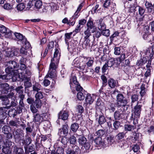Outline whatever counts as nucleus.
I'll return each mask as SVG.
<instances>
[{
    "instance_id": "56",
    "label": "nucleus",
    "mask_w": 154,
    "mask_h": 154,
    "mask_svg": "<svg viewBox=\"0 0 154 154\" xmlns=\"http://www.w3.org/2000/svg\"><path fill=\"white\" fill-rule=\"evenodd\" d=\"M18 3L16 7V8L18 11H22L24 9H25V5L23 2Z\"/></svg>"
},
{
    "instance_id": "31",
    "label": "nucleus",
    "mask_w": 154,
    "mask_h": 154,
    "mask_svg": "<svg viewBox=\"0 0 154 154\" xmlns=\"http://www.w3.org/2000/svg\"><path fill=\"white\" fill-rule=\"evenodd\" d=\"M83 58L84 60H86L87 61L85 63L88 67H91L93 66L94 62V58L86 57Z\"/></svg>"
},
{
    "instance_id": "12",
    "label": "nucleus",
    "mask_w": 154,
    "mask_h": 154,
    "mask_svg": "<svg viewBox=\"0 0 154 154\" xmlns=\"http://www.w3.org/2000/svg\"><path fill=\"white\" fill-rule=\"evenodd\" d=\"M98 116V118L96 119V120H98V124L100 125L104 124L106 121V119L105 118L104 114L100 112L99 114H98L97 113H96L95 117Z\"/></svg>"
},
{
    "instance_id": "19",
    "label": "nucleus",
    "mask_w": 154,
    "mask_h": 154,
    "mask_svg": "<svg viewBox=\"0 0 154 154\" xmlns=\"http://www.w3.org/2000/svg\"><path fill=\"white\" fill-rule=\"evenodd\" d=\"M43 93L41 91L37 92L35 95V97L36 100V102L40 105V106L41 107L42 105V101L41 99H42L43 98Z\"/></svg>"
},
{
    "instance_id": "61",
    "label": "nucleus",
    "mask_w": 154,
    "mask_h": 154,
    "mask_svg": "<svg viewBox=\"0 0 154 154\" xmlns=\"http://www.w3.org/2000/svg\"><path fill=\"white\" fill-rule=\"evenodd\" d=\"M91 30L87 29L86 30L84 31V39H89L90 36L91 35Z\"/></svg>"
},
{
    "instance_id": "43",
    "label": "nucleus",
    "mask_w": 154,
    "mask_h": 154,
    "mask_svg": "<svg viewBox=\"0 0 154 154\" xmlns=\"http://www.w3.org/2000/svg\"><path fill=\"white\" fill-rule=\"evenodd\" d=\"M9 66L10 68L14 70L15 69H17L19 68V64L17 63L16 62L13 60L9 61Z\"/></svg>"
},
{
    "instance_id": "60",
    "label": "nucleus",
    "mask_w": 154,
    "mask_h": 154,
    "mask_svg": "<svg viewBox=\"0 0 154 154\" xmlns=\"http://www.w3.org/2000/svg\"><path fill=\"white\" fill-rule=\"evenodd\" d=\"M28 51H29L30 52L32 51L30 49H29V50H28L27 49H26L23 47H21L20 50V53L21 54L24 55H27Z\"/></svg>"
},
{
    "instance_id": "53",
    "label": "nucleus",
    "mask_w": 154,
    "mask_h": 154,
    "mask_svg": "<svg viewBox=\"0 0 154 154\" xmlns=\"http://www.w3.org/2000/svg\"><path fill=\"white\" fill-rule=\"evenodd\" d=\"M41 85L38 83H36L33 85V91H34L38 92L41 89Z\"/></svg>"
},
{
    "instance_id": "21",
    "label": "nucleus",
    "mask_w": 154,
    "mask_h": 154,
    "mask_svg": "<svg viewBox=\"0 0 154 154\" xmlns=\"http://www.w3.org/2000/svg\"><path fill=\"white\" fill-rule=\"evenodd\" d=\"M154 54V43L152 47L148 48L146 49V57H153Z\"/></svg>"
},
{
    "instance_id": "58",
    "label": "nucleus",
    "mask_w": 154,
    "mask_h": 154,
    "mask_svg": "<svg viewBox=\"0 0 154 154\" xmlns=\"http://www.w3.org/2000/svg\"><path fill=\"white\" fill-rule=\"evenodd\" d=\"M10 139L6 138V139L4 141V144L3 146L11 147L12 142L10 140Z\"/></svg>"
},
{
    "instance_id": "45",
    "label": "nucleus",
    "mask_w": 154,
    "mask_h": 154,
    "mask_svg": "<svg viewBox=\"0 0 154 154\" xmlns=\"http://www.w3.org/2000/svg\"><path fill=\"white\" fill-rule=\"evenodd\" d=\"M137 8H138V12L139 14L141 16L144 17V14L145 13L146 9L143 7L137 5H136Z\"/></svg>"
},
{
    "instance_id": "22",
    "label": "nucleus",
    "mask_w": 154,
    "mask_h": 154,
    "mask_svg": "<svg viewBox=\"0 0 154 154\" xmlns=\"http://www.w3.org/2000/svg\"><path fill=\"white\" fill-rule=\"evenodd\" d=\"M104 106V103L100 98H98L97 100L95 107L96 109H99L101 112Z\"/></svg>"
},
{
    "instance_id": "42",
    "label": "nucleus",
    "mask_w": 154,
    "mask_h": 154,
    "mask_svg": "<svg viewBox=\"0 0 154 154\" xmlns=\"http://www.w3.org/2000/svg\"><path fill=\"white\" fill-rule=\"evenodd\" d=\"M150 32L147 29L145 32H143V38L144 40H147V41L148 42H152V41L150 39L149 40L148 39V38L150 37Z\"/></svg>"
},
{
    "instance_id": "36",
    "label": "nucleus",
    "mask_w": 154,
    "mask_h": 154,
    "mask_svg": "<svg viewBox=\"0 0 154 154\" xmlns=\"http://www.w3.org/2000/svg\"><path fill=\"white\" fill-rule=\"evenodd\" d=\"M0 32L1 33H6L9 36H11L12 35V32L11 31H9V32L8 31L4 25H1L0 26Z\"/></svg>"
},
{
    "instance_id": "32",
    "label": "nucleus",
    "mask_w": 154,
    "mask_h": 154,
    "mask_svg": "<svg viewBox=\"0 0 154 154\" xmlns=\"http://www.w3.org/2000/svg\"><path fill=\"white\" fill-rule=\"evenodd\" d=\"M20 114L16 109H11L8 112V115L10 117L13 118L15 117L18 114Z\"/></svg>"
},
{
    "instance_id": "51",
    "label": "nucleus",
    "mask_w": 154,
    "mask_h": 154,
    "mask_svg": "<svg viewBox=\"0 0 154 154\" xmlns=\"http://www.w3.org/2000/svg\"><path fill=\"white\" fill-rule=\"evenodd\" d=\"M2 152L5 154H11V153L12 149L11 147L2 146Z\"/></svg>"
},
{
    "instance_id": "2",
    "label": "nucleus",
    "mask_w": 154,
    "mask_h": 154,
    "mask_svg": "<svg viewBox=\"0 0 154 154\" xmlns=\"http://www.w3.org/2000/svg\"><path fill=\"white\" fill-rule=\"evenodd\" d=\"M26 100L27 103L30 105V109L31 111L33 114L36 113L38 111V109L41 107L40 105L36 103V100H35L34 98L30 96H28Z\"/></svg>"
},
{
    "instance_id": "55",
    "label": "nucleus",
    "mask_w": 154,
    "mask_h": 154,
    "mask_svg": "<svg viewBox=\"0 0 154 154\" xmlns=\"http://www.w3.org/2000/svg\"><path fill=\"white\" fill-rule=\"evenodd\" d=\"M59 63L56 62V60H54L51 61V62L50 65L49 69H53V70H56L57 67L56 65H57Z\"/></svg>"
},
{
    "instance_id": "41",
    "label": "nucleus",
    "mask_w": 154,
    "mask_h": 154,
    "mask_svg": "<svg viewBox=\"0 0 154 154\" xmlns=\"http://www.w3.org/2000/svg\"><path fill=\"white\" fill-rule=\"evenodd\" d=\"M84 39V41L82 44L83 48L84 49H89L91 45L90 39Z\"/></svg>"
},
{
    "instance_id": "9",
    "label": "nucleus",
    "mask_w": 154,
    "mask_h": 154,
    "mask_svg": "<svg viewBox=\"0 0 154 154\" xmlns=\"http://www.w3.org/2000/svg\"><path fill=\"white\" fill-rule=\"evenodd\" d=\"M2 132L5 135V137L7 139H11L13 135L11 132V128L8 125H5L2 128Z\"/></svg>"
},
{
    "instance_id": "17",
    "label": "nucleus",
    "mask_w": 154,
    "mask_h": 154,
    "mask_svg": "<svg viewBox=\"0 0 154 154\" xmlns=\"http://www.w3.org/2000/svg\"><path fill=\"white\" fill-rule=\"evenodd\" d=\"M23 88L22 86H20L17 87L14 89L17 93L18 94V98H25V94H24Z\"/></svg>"
},
{
    "instance_id": "4",
    "label": "nucleus",
    "mask_w": 154,
    "mask_h": 154,
    "mask_svg": "<svg viewBox=\"0 0 154 154\" xmlns=\"http://www.w3.org/2000/svg\"><path fill=\"white\" fill-rule=\"evenodd\" d=\"M73 84L75 85V89L77 91L79 92L83 91V90L84 89L78 81L76 76L75 75L71 76L69 79V84L71 89H72V88H73L72 87Z\"/></svg>"
},
{
    "instance_id": "37",
    "label": "nucleus",
    "mask_w": 154,
    "mask_h": 154,
    "mask_svg": "<svg viewBox=\"0 0 154 154\" xmlns=\"http://www.w3.org/2000/svg\"><path fill=\"white\" fill-rule=\"evenodd\" d=\"M147 61L146 57H143L140 60H138L136 63L137 65L139 67H141L144 64H145Z\"/></svg>"
},
{
    "instance_id": "47",
    "label": "nucleus",
    "mask_w": 154,
    "mask_h": 154,
    "mask_svg": "<svg viewBox=\"0 0 154 154\" xmlns=\"http://www.w3.org/2000/svg\"><path fill=\"white\" fill-rule=\"evenodd\" d=\"M139 116H136L134 114H133V113L131 112V116L130 118V120L131 121H133L134 124H136L138 123V119H139Z\"/></svg>"
},
{
    "instance_id": "13",
    "label": "nucleus",
    "mask_w": 154,
    "mask_h": 154,
    "mask_svg": "<svg viewBox=\"0 0 154 154\" xmlns=\"http://www.w3.org/2000/svg\"><path fill=\"white\" fill-rule=\"evenodd\" d=\"M109 67H111L113 66L114 67H118L120 63L118 62V58H111L107 61V63Z\"/></svg>"
},
{
    "instance_id": "30",
    "label": "nucleus",
    "mask_w": 154,
    "mask_h": 154,
    "mask_svg": "<svg viewBox=\"0 0 154 154\" xmlns=\"http://www.w3.org/2000/svg\"><path fill=\"white\" fill-rule=\"evenodd\" d=\"M116 103L109 102L107 104V108L110 112H115L116 110Z\"/></svg>"
},
{
    "instance_id": "3",
    "label": "nucleus",
    "mask_w": 154,
    "mask_h": 154,
    "mask_svg": "<svg viewBox=\"0 0 154 154\" xmlns=\"http://www.w3.org/2000/svg\"><path fill=\"white\" fill-rule=\"evenodd\" d=\"M116 105L118 108L125 107L128 103L125 96L122 93L118 94L116 96Z\"/></svg>"
},
{
    "instance_id": "8",
    "label": "nucleus",
    "mask_w": 154,
    "mask_h": 154,
    "mask_svg": "<svg viewBox=\"0 0 154 154\" xmlns=\"http://www.w3.org/2000/svg\"><path fill=\"white\" fill-rule=\"evenodd\" d=\"M87 28L91 30V32L94 33L97 30V28L95 25V23L94 20L91 17H89L86 24Z\"/></svg>"
},
{
    "instance_id": "28",
    "label": "nucleus",
    "mask_w": 154,
    "mask_h": 154,
    "mask_svg": "<svg viewBox=\"0 0 154 154\" xmlns=\"http://www.w3.org/2000/svg\"><path fill=\"white\" fill-rule=\"evenodd\" d=\"M24 149L25 154H29L30 153L33 152L35 150V146L33 144L25 147Z\"/></svg>"
},
{
    "instance_id": "10",
    "label": "nucleus",
    "mask_w": 154,
    "mask_h": 154,
    "mask_svg": "<svg viewBox=\"0 0 154 154\" xmlns=\"http://www.w3.org/2000/svg\"><path fill=\"white\" fill-rule=\"evenodd\" d=\"M69 127L67 122L62 125V127L59 129L58 134L60 136H66L68 134Z\"/></svg>"
},
{
    "instance_id": "57",
    "label": "nucleus",
    "mask_w": 154,
    "mask_h": 154,
    "mask_svg": "<svg viewBox=\"0 0 154 154\" xmlns=\"http://www.w3.org/2000/svg\"><path fill=\"white\" fill-rule=\"evenodd\" d=\"M22 44V45L24 46L25 48L27 49L28 50L29 49H30L29 48H32L31 47V45L29 42H28L27 40V39L26 38V40L24 41L23 42H22L21 43Z\"/></svg>"
},
{
    "instance_id": "34",
    "label": "nucleus",
    "mask_w": 154,
    "mask_h": 154,
    "mask_svg": "<svg viewBox=\"0 0 154 154\" xmlns=\"http://www.w3.org/2000/svg\"><path fill=\"white\" fill-rule=\"evenodd\" d=\"M23 3L25 8V10H29L34 4V3L30 0H24Z\"/></svg>"
},
{
    "instance_id": "26",
    "label": "nucleus",
    "mask_w": 154,
    "mask_h": 154,
    "mask_svg": "<svg viewBox=\"0 0 154 154\" xmlns=\"http://www.w3.org/2000/svg\"><path fill=\"white\" fill-rule=\"evenodd\" d=\"M87 92L85 90L81 92H79L77 94V98L78 100H83L85 98V95H86Z\"/></svg>"
},
{
    "instance_id": "50",
    "label": "nucleus",
    "mask_w": 154,
    "mask_h": 154,
    "mask_svg": "<svg viewBox=\"0 0 154 154\" xmlns=\"http://www.w3.org/2000/svg\"><path fill=\"white\" fill-rule=\"evenodd\" d=\"M119 142V146L121 148L123 149H126L128 147V144L127 141L125 140L122 141L120 142Z\"/></svg>"
},
{
    "instance_id": "27",
    "label": "nucleus",
    "mask_w": 154,
    "mask_h": 154,
    "mask_svg": "<svg viewBox=\"0 0 154 154\" xmlns=\"http://www.w3.org/2000/svg\"><path fill=\"white\" fill-rule=\"evenodd\" d=\"M34 128V124L32 122H27L26 131V133H31L33 131V129Z\"/></svg>"
},
{
    "instance_id": "1",
    "label": "nucleus",
    "mask_w": 154,
    "mask_h": 154,
    "mask_svg": "<svg viewBox=\"0 0 154 154\" xmlns=\"http://www.w3.org/2000/svg\"><path fill=\"white\" fill-rule=\"evenodd\" d=\"M14 88L13 86L10 85L7 83H2L0 91L1 93L8 94V96L10 98H14Z\"/></svg>"
},
{
    "instance_id": "15",
    "label": "nucleus",
    "mask_w": 154,
    "mask_h": 154,
    "mask_svg": "<svg viewBox=\"0 0 154 154\" xmlns=\"http://www.w3.org/2000/svg\"><path fill=\"white\" fill-rule=\"evenodd\" d=\"M10 106H6L5 107H0V119L4 120L7 116V109L10 108Z\"/></svg>"
},
{
    "instance_id": "52",
    "label": "nucleus",
    "mask_w": 154,
    "mask_h": 154,
    "mask_svg": "<svg viewBox=\"0 0 154 154\" xmlns=\"http://www.w3.org/2000/svg\"><path fill=\"white\" fill-rule=\"evenodd\" d=\"M139 95L136 94H132L131 96V106L133 105V104L135 102L138 101V100Z\"/></svg>"
},
{
    "instance_id": "48",
    "label": "nucleus",
    "mask_w": 154,
    "mask_h": 154,
    "mask_svg": "<svg viewBox=\"0 0 154 154\" xmlns=\"http://www.w3.org/2000/svg\"><path fill=\"white\" fill-rule=\"evenodd\" d=\"M14 70L10 68L9 66L5 69L6 73L8 75V77H10L11 75H14Z\"/></svg>"
},
{
    "instance_id": "16",
    "label": "nucleus",
    "mask_w": 154,
    "mask_h": 154,
    "mask_svg": "<svg viewBox=\"0 0 154 154\" xmlns=\"http://www.w3.org/2000/svg\"><path fill=\"white\" fill-rule=\"evenodd\" d=\"M19 105L15 108L20 113L23 112V110L25 109V104L24 102V100L25 98H19Z\"/></svg>"
},
{
    "instance_id": "11",
    "label": "nucleus",
    "mask_w": 154,
    "mask_h": 154,
    "mask_svg": "<svg viewBox=\"0 0 154 154\" xmlns=\"http://www.w3.org/2000/svg\"><path fill=\"white\" fill-rule=\"evenodd\" d=\"M69 112L67 110H62L58 114V119L65 121L68 120L69 116Z\"/></svg>"
},
{
    "instance_id": "5",
    "label": "nucleus",
    "mask_w": 154,
    "mask_h": 154,
    "mask_svg": "<svg viewBox=\"0 0 154 154\" xmlns=\"http://www.w3.org/2000/svg\"><path fill=\"white\" fill-rule=\"evenodd\" d=\"M126 116L124 109H122L120 108H118L117 110L114 112L113 115L114 119L119 120H126Z\"/></svg>"
},
{
    "instance_id": "25",
    "label": "nucleus",
    "mask_w": 154,
    "mask_h": 154,
    "mask_svg": "<svg viewBox=\"0 0 154 154\" xmlns=\"http://www.w3.org/2000/svg\"><path fill=\"white\" fill-rule=\"evenodd\" d=\"M60 53L59 52V50L57 48H55L54 53L53 57L51 58V61L54 60H56V62H59L60 57Z\"/></svg>"
},
{
    "instance_id": "35",
    "label": "nucleus",
    "mask_w": 154,
    "mask_h": 154,
    "mask_svg": "<svg viewBox=\"0 0 154 154\" xmlns=\"http://www.w3.org/2000/svg\"><path fill=\"white\" fill-rule=\"evenodd\" d=\"M77 120L76 119V122L72 123L70 126L71 130L73 132H76L79 128V124L76 122Z\"/></svg>"
},
{
    "instance_id": "29",
    "label": "nucleus",
    "mask_w": 154,
    "mask_h": 154,
    "mask_svg": "<svg viewBox=\"0 0 154 154\" xmlns=\"http://www.w3.org/2000/svg\"><path fill=\"white\" fill-rule=\"evenodd\" d=\"M85 97V101L87 104H91L94 101V97L88 92Z\"/></svg>"
},
{
    "instance_id": "63",
    "label": "nucleus",
    "mask_w": 154,
    "mask_h": 154,
    "mask_svg": "<svg viewBox=\"0 0 154 154\" xmlns=\"http://www.w3.org/2000/svg\"><path fill=\"white\" fill-rule=\"evenodd\" d=\"M125 133L124 132H120L116 136V139L117 140V141L119 140H121L125 136Z\"/></svg>"
},
{
    "instance_id": "54",
    "label": "nucleus",
    "mask_w": 154,
    "mask_h": 154,
    "mask_svg": "<svg viewBox=\"0 0 154 154\" xmlns=\"http://www.w3.org/2000/svg\"><path fill=\"white\" fill-rule=\"evenodd\" d=\"M135 127L132 125L125 124L124 125L125 131H131L135 129Z\"/></svg>"
},
{
    "instance_id": "33",
    "label": "nucleus",
    "mask_w": 154,
    "mask_h": 154,
    "mask_svg": "<svg viewBox=\"0 0 154 154\" xmlns=\"http://www.w3.org/2000/svg\"><path fill=\"white\" fill-rule=\"evenodd\" d=\"M13 147V152L14 154H23L24 151L22 148L17 147L16 146H14Z\"/></svg>"
},
{
    "instance_id": "23",
    "label": "nucleus",
    "mask_w": 154,
    "mask_h": 154,
    "mask_svg": "<svg viewBox=\"0 0 154 154\" xmlns=\"http://www.w3.org/2000/svg\"><path fill=\"white\" fill-rule=\"evenodd\" d=\"M10 98L8 97V94H7V95H6L0 94V100H1L3 105H7L9 104L10 101L8 99H10Z\"/></svg>"
},
{
    "instance_id": "7",
    "label": "nucleus",
    "mask_w": 154,
    "mask_h": 154,
    "mask_svg": "<svg viewBox=\"0 0 154 154\" xmlns=\"http://www.w3.org/2000/svg\"><path fill=\"white\" fill-rule=\"evenodd\" d=\"M142 106V104H140V103L138 101L135 106L131 107V112L140 118Z\"/></svg>"
},
{
    "instance_id": "62",
    "label": "nucleus",
    "mask_w": 154,
    "mask_h": 154,
    "mask_svg": "<svg viewBox=\"0 0 154 154\" xmlns=\"http://www.w3.org/2000/svg\"><path fill=\"white\" fill-rule=\"evenodd\" d=\"M2 7L5 9L7 10H9L13 9V5H11L10 3L8 2L5 3L2 6Z\"/></svg>"
},
{
    "instance_id": "40",
    "label": "nucleus",
    "mask_w": 154,
    "mask_h": 154,
    "mask_svg": "<svg viewBox=\"0 0 154 154\" xmlns=\"http://www.w3.org/2000/svg\"><path fill=\"white\" fill-rule=\"evenodd\" d=\"M119 121V120L114 119V121L112 124L113 127V130L115 131L117 130L122 126L121 123Z\"/></svg>"
},
{
    "instance_id": "20",
    "label": "nucleus",
    "mask_w": 154,
    "mask_h": 154,
    "mask_svg": "<svg viewBox=\"0 0 154 154\" xmlns=\"http://www.w3.org/2000/svg\"><path fill=\"white\" fill-rule=\"evenodd\" d=\"M145 6L149 13H152L154 14V8L153 4L150 2L146 1L145 3Z\"/></svg>"
},
{
    "instance_id": "38",
    "label": "nucleus",
    "mask_w": 154,
    "mask_h": 154,
    "mask_svg": "<svg viewBox=\"0 0 154 154\" xmlns=\"http://www.w3.org/2000/svg\"><path fill=\"white\" fill-rule=\"evenodd\" d=\"M15 37L18 39V41H20L21 43L26 40L25 36L20 33L15 32L14 33Z\"/></svg>"
},
{
    "instance_id": "18",
    "label": "nucleus",
    "mask_w": 154,
    "mask_h": 154,
    "mask_svg": "<svg viewBox=\"0 0 154 154\" xmlns=\"http://www.w3.org/2000/svg\"><path fill=\"white\" fill-rule=\"evenodd\" d=\"M22 143L24 148L29 146L32 143V140L31 137L28 135H26L24 138L21 139Z\"/></svg>"
},
{
    "instance_id": "59",
    "label": "nucleus",
    "mask_w": 154,
    "mask_h": 154,
    "mask_svg": "<svg viewBox=\"0 0 154 154\" xmlns=\"http://www.w3.org/2000/svg\"><path fill=\"white\" fill-rule=\"evenodd\" d=\"M9 125L11 128H14L15 127L17 128L19 127V125L17 124V122L15 120H11L9 122Z\"/></svg>"
},
{
    "instance_id": "44",
    "label": "nucleus",
    "mask_w": 154,
    "mask_h": 154,
    "mask_svg": "<svg viewBox=\"0 0 154 154\" xmlns=\"http://www.w3.org/2000/svg\"><path fill=\"white\" fill-rule=\"evenodd\" d=\"M71 149V150L74 152L76 154H80V150L78 146L75 145H73L71 146V147L69 148Z\"/></svg>"
},
{
    "instance_id": "64",
    "label": "nucleus",
    "mask_w": 154,
    "mask_h": 154,
    "mask_svg": "<svg viewBox=\"0 0 154 154\" xmlns=\"http://www.w3.org/2000/svg\"><path fill=\"white\" fill-rule=\"evenodd\" d=\"M68 140L69 141L71 144H73V145H75V144L76 142V139L75 137L73 135L70 137L68 139Z\"/></svg>"
},
{
    "instance_id": "46",
    "label": "nucleus",
    "mask_w": 154,
    "mask_h": 154,
    "mask_svg": "<svg viewBox=\"0 0 154 154\" xmlns=\"http://www.w3.org/2000/svg\"><path fill=\"white\" fill-rule=\"evenodd\" d=\"M140 136L139 133H136V132L134 133L133 136H130V138H128L126 140L128 141L130 139H131L132 140L134 141H136L138 140Z\"/></svg>"
},
{
    "instance_id": "24",
    "label": "nucleus",
    "mask_w": 154,
    "mask_h": 154,
    "mask_svg": "<svg viewBox=\"0 0 154 154\" xmlns=\"http://www.w3.org/2000/svg\"><path fill=\"white\" fill-rule=\"evenodd\" d=\"M118 82L113 78H109L108 81V84L109 86L112 89L117 87Z\"/></svg>"
},
{
    "instance_id": "14",
    "label": "nucleus",
    "mask_w": 154,
    "mask_h": 154,
    "mask_svg": "<svg viewBox=\"0 0 154 154\" xmlns=\"http://www.w3.org/2000/svg\"><path fill=\"white\" fill-rule=\"evenodd\" d=\"M23 131L20 129H17L15 131L14 134V138L15 141H19L21 140L22 136L24 137V134L22 133Z\"/></svg>"
},
{
    "instance_id": "49",
    "label": "nucleus",
    "mask_w": 154,
    "mask_h": 154,
    "mask_svg": "<svg viewBox=\"0 0 154 154\" xmlns=\"http://www.w3.org/2000/svg\"><path fill=\"white\" fill-rule=\"evenodd\" d=\"M114 119H113L111 117H107L106 121V123L107 126L109 128H112V122H114Z\"/></svg>"
},
{
    "instance_id": "6",
    "label": "nucleus",
    "mask_w": 154,
    "mask_h": 154,
    "mask_svg": "<svg viewBox=\"0 0 154 154\" xmlns=\"http://www.w3.org/2000/svg\"><path fill=\"white\" fill-rule=\"evenodd\" d=\"M78 141L79 144L84 146L86 150H89L91 147L90 143L88 142L84 135H78Z\"/></svg>"
},
{
    "instance_id": "39",
    "label": "nucleus",
    "mask_w": 154,
    "mask_h": 154,
    "mask_svg": "<svg viewBox=\"0 0 154 154\" xmlns=\"http://www.w3.org/2000/svg\"><path fill=\"white\" fill-rule=\"evenodd\" d=\"M59 140H60L61 143L63 145V146L64 147H66L67 146V143H68L69 140L66 136H60L59 138Z\"/></svg>"
}]
</instances>
